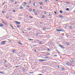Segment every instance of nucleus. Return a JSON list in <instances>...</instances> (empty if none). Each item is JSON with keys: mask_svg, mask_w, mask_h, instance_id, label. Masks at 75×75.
Returning <instances> with one entry per match:
<instances>
[{"mask_svg": "<svg viewBox=\"0 0 75 75\" xmlns=\"http://www.w3.org/2000/svg\"><path fill=\"white\" fill-rule=\"evenodd\" d=\"M59 18H62V17H63V16H62L59 15Z\"/></svg>", "mask_w": 75, "mask_h": 75, "instance_id": "4468645a", "label": "nucleus"}, {"mask_svg": "<svg viewBox=\"0 0 75 75\" xmlns=\"http://www.w3.org/2000/svg\"><path fill=\"white\" fill-rule=\"evenodd\" d=\"M35 15H37V13L36 12H35Z\"/></svg>", "mask_w": 75, "mask_h": 75, "instance_id": "f704fd0d", "label": "nucleus"}, {"mask_svg": "<svg viewBox=\"0 0 75 75\" xmlns=\"http://www.w3.org/2000/svg\"><path fill=\"white\" fill-rule=\"evenodd\" d=\"M13 12H14V13H16V10H13V11H12Z\"/></svg>", "mask_w": 75, "mask_h": 75, "instance_id": "473e14b6", "label": "nucleus"}, {"mask_svg": "<svg viewBox=\"0 0 75 75\" xmlns=\"http://www.w3.org/2000/svg\"><path fill=\"white\" fill-rule=\"evenodd\" d=\"M4 67H7V65H4Z\"/></svg>", "mask_w": 75, "mask_h": 75, "instance_id": "2f4dec72", "label": "nucleus"}, {"mask_svg": "<svg viewBox=\"0 0 75 75\" xmlns=\"http://www.w3.org/2000/svg\"><path fill=\"white\" fill-rule=\"evenodd\" d=\"M23 71H25V69H23Z\"/></svg>", "mask_w": 75, "mask_h": 75, "instance_id": "4d7b16f0", "label": "nucleus"}, {"mask_svg": "<svg viewBox=\"0 0 75 75\" xmlns=\"http://www.w3.org/2000/svg\"><path fill=\"white\" fill-rule=\"evenodd\" d=\"M46 58H49V57L48 56L46 57Z\"/></svg>", "mask_w": 75, "mask_h": 75, "instance_id": "ea45409f", "label": "nucleus"}, {"mask_svg": "<svg viewBox=\"0 0 75 75\" xmlns=\"http://www.w3.org/2000/svg\"><path fill=\"white\" fill-rule=\"evenodd\" d=\"M3 25L1 23H0V27H3Z\"/></svg>", "mask_w": 75, "mask_h": 75, "instance_id": "6e6552de", "label": "nucleus"}, {"mask_svg": "<svg viewBox=\"0 0 75 75\" xmlns=\"http://www.w3.org/2000/svg\"><path fill=\"white\" fill-rule=\"evenodd\" d=\"M47 55H50V54H49V53H47Z\"/></svg>", "mask_w": 75, "mask_h": 75, "instance_id": "bb28decb", "label": "nucleus"}, {"mask_svg": "<svg viewBox=\"0 0 75 75\" xmlns=\"http://www.w3.org/2000/svg\"><path fill=\"white\" fill-rule=\"evenodd\" d=\"M40 8H41V9H42V6H40Z\"/></svg>", "mask_w": 75, "mask_h": 75, "instance_id": "37998d69", "label": "nucleus"}, {"mask_svg": "<svg viewBox=\"0 0 75 75\" xmlns=\"http://www.w3.org/2000/svg\"><path fill=\"white\" fill-rule=\"evenodd\" d=\"M33 51H35V52H36L37 51V50H33Z\"/></svg>", "mask_w": 75, "mask_h": 75, "instance_id": "49530a36", "label": "nucleus"}, {"mask_svg": "<svg viewBox=\"0 0 75 75\" xmlns=\"http://www.w3.org/2000/svg\"><path fill=\"white\" fill-rule=\"evenodd\" d=\"M2 13H4L5 12H4V11H2Z\"/></svg>", "mask_w": 75, "mask_h": 75, "instance_id": "de8ad7c7", "label": "nucleus"}, {"mask_svg": "<svg viewBox=\"0 0 75 75\" xmlns=\"http://www.w3.org/2000/svg\"><path fill=\"white\" fill-rule=\"evenodd\" d=\"M29 73H30L31 74H33V72H30Z\"/></svg>", "mask_w": 75, "mask_h": 75, "instance_id": "6e6d98bb", "label": "nucleus"}, {"mask_svg": "<svg viewBox=\"0 0 75 75\" xmlns=\"http://www.w3.org/2000/svg\"><path fill=\"white\" fill-rule=\"evenodd\" d=\"M66 65H68V66H69H69H71V63L69 62H67L66 63Z\"/></svg>", "mask_w": 75, "mask_h": 75, "instance_id": "f03ea898", "label": "nucleus"}, {"mask_svg": "<svg viewBox=\"0 0 75 75\" xmlns=\"http://www.w3.org/2000/svg\"><path fill=\"white\" fill-rule=\"evenodd\" d=\"M54 56H55V57H57V55H54Z\"/></svg>", "mask_w": 75, "mask_h": 75, "instance_id": "13d9d810", "label": "nucleus"}, {"mask_svg": "<svg viewBox=\"0 0 75 75\" xmlns=\"http://www.w3.org/2000/svg\"><path fill=\"white\" fill-rule=\"evenodd\" d=\"M66 44H67V45H69V42H67L66 43Z\"/></svg>", "mask_w": 75, "mask_h": 75, "instance_id": "dca6fc26", "label": "nucleus"}, {"mask_svg": "<svg viewBox=\"0 0 75 75\" xmlns=\"http://www.w3.org/2000/svg\"><path fill=\"white\" fill-rule=\"evenodd\" d=\"M15 22L16 23V24H20V22H18L17 21H16Z\"/></svg>", "mask_w": 75, "mask_h": 75, "instance_id": "39448f33", "label": "nucleus"}, {"mask_svg": "<svg viewBox=\"0 0 75 75\" xmlns=\"http://www.w3.org/2000/svg\"><path fill=\"white\" fill-rule=\"evenodd\" d=\"M17 27H18V28H20V25H18L17 26Z\"/></svg>", "mask_w": 75, "mask_h": 75, "instance_id": "6ab92c4d", "label": "nucleus"}, {"mask_svg": "<svg viewBox=\"0 0 75 75\" xmlns=\"http://www.w3.org/2000/svg\"><path fill=\"white\" fill-rule=\"evenodd\" d=\"M21 55L22 57H25V55L24 54H22Z\"/></svg>", "mask_w": 75, "mask_h": 75, "instance_id": "2eb2a0df", "label": "nucleus"}, {"mask_svg": "<svg viewBox=\"0 0 75 75\" xmlns=\"http://www.w3.org/2000/svg\"><path fill=\"white\" fill-rule=\"evenodd\" d=\"M29 40H30V41H33V39H29Z\"/></svg>", "mask_w": 75, "mask_h": 75, "instance_id": "4be33fe9", "label": "nucleus"}, {"mask_svg": "<svg viewBox=\"0 0 75 75\" xmlns=\"http://www.w3.org/2000/svg\"><path fill=\"white\" fill-rule=\"evenodd\" d=\"M47 1H47V0H45V2H47Z\"/></svg>", "mask_w": 75, "mask_h": 75, "instance_id": "052dcab7", "label": "nucleus"}, {"mask_svg": "<svg viewBox=\"0 0 75 75\" xmlns=\"http://www.w3.org/2000/svg\"><path fill=\"white\" fill-rule=\"evenodd\" d=\"M59 46L60 47H61L62 49H64V48H65V47L64 46L62 45H59Z\"/></svg>", "mask_w": 75, "mask_h": 75, "instance_id": "f257e3e1", "label": "nucleus"}, {"mask_svg": "<svg viewBox=\"0 0 75 75\" xmlns=\"http://www.w3.org/2000/svg\"><path fill=\"white\" fill-rule=\"evenodd\" d=\"M23 4H25V5H26V4H27V3H26V2H23Z\"/></svg>", "mask_w": 75, "mask_h": 75, "instance_id": "cd10ccee", "label": "nucleus"}, {"mask_svg": "<svg viewBox=\"0 0 75 75\" xmlns=\"http://www.w3.org/2000/svg\"><path fill=\"white\" fill-rule=\"evenodd\" d=\"M35 3H33V6H35Z\"/></svg>", "mask_w": 75, "mask_h": 75, "instance_id": "c85d7f7f", "label": "nucleus"}, {"mask_svg": "<svg viewBox=\"0 0 75 75\" xmlns=\"http://www.w3.org/2000/svg\"><path fill=\"white\" fill-rule=\"evenodd\" d=\"M4 3H5V2H4L2 4V6H3V5L4 4Z\"/></svg>", "mask_w": 75, "mask_h": 75, "instance_id": "09e8293b", "label": "nucleus"}, {"mask_svg": "<svg viewBox=\"0 0 75 75\" xmlns=\"http://www.w3.org/2000/svg\"><path fill=\"white\" fill-rule=\"evenodd\" d=\"M29 18H33V17H31V16H30Z\"/></svg>", "mask_w": 75, "mask_h": 75, "instance_id": "864d4df0", "label": "nucleus"}, {"mask_svg": "<svg viewBox=\"0 0 75 75\" xmlns=\"http://www.w3.org/2000/svg\"><path fill=\"white\" fill-rule=\"evenodd\" d=\"M23 6H26V5H25V4H24L23 5Z\"/></svg>", "mask_w": 75, "mask_h": 75, "instance_id": "0e129e2a", "label": "nucleus"}, {"mask_svg": "<svg viewBox=\"0 0 75 75\" xmlns=\"http://www.w3.org/2000/svg\"><path fill=\"white\" fill-rule=\"evenodd\" d=\"M0 74H4V72H0Z\"/></svg>", "mask_w": 75, "mask_h": 75, "instance_id": "5701e85b", "label": "nucleus"}, {"mask_svg": "<svg viewBox=\"0 0 75 75\" xmlns=\"http://www.w3.org/2000/svg\"><path fill=\"white\" fill-rule=\"evenodd\" d=\"M59 12L60 13H62V11H60Z\"/></svg>", "mask_w": 75, "mask_h": 75, "instance_id": "a878e982", "label": "nucleus"}, {"mask_svg": "<svg viewBox=\"0 0 75 75\" xmlns=\"http://www.w3.org/2000/svg\"><path fill=\"white\" fill-rule=\"evenodd\" d=\"M47 61V60H45V59H42V62H43L44 61Z\"/></svg>", "mask_w": 75, "mask_h": 75, "instance_id": "b1692460", "label": "nucleus"}, {"mask_svg": "<svg viewBox=\"0 0 75 75\" xmlns=\"http://www.w3.org/2000/svg\"><path fill=\"white\" fill-rule=\"evenodd\" d=\"M2 23H4V24H5L6 25H7V24L5 22H4L3 21H2Z\"/></svg>", "mask_w": 75, "mask_h": 75, "instance_id": "f3484780", "label": "nucleus"}, {"mask_svg": "<svg viewBox=\"0 0 75 75\" xmlns=\"http://www.w3.org/2000/svg\"><path fill=\"white\" fill-rule=\"evenodd\" d=\"M4 62L5 63H6V62H7V61H6V60H5L4 61Z\"/></svg>", "mask_w": 75, "mask_h": 75, "instance_id": "8fccbe9b", "label": "nucleus"}, {"mask_svg": "<svg viewBox=\"0 0 75 75\" xmlns=\"http://www.w3.org/2000/svg\"><path fill=\"white\" fill-rule=\"evenodd\" d=\"M15 67H16V68H18V67H19V66H15Z\"/></svg>", "mask_w": 75, "mask_h": 75, "instance_id": "7c9ffc66", "label": "nucleus"}, {"mask_svg": "<svg viewBox=\"0 0 75 75\" xmlns=\"http://www.w3.org/2000/svg\"><path fill=\"white\" fill-rule=\"evenodd\" d=\"M12 51L13 53H16V50H12Z\"/></svg>", "mask_w": 75, "mask_h": 75, "instance_id": "20e7f679", "label": "nucleus"}, {"mask_svg": "<svg viewBox=\"0 0 75 75\" xmlns=\"http://www.w3.org/2000/svg\"><path fill=\"white\" fill-rule=\"evenodd\" d=\"M38 34H39V33H37L36 34V35H38Z\"/></svg>", "mask_w": 75, "mask_h": 75, "instance_id": "c03bdc74", "label": "nucleus"}, {"mask_svg": "<svg viewBox=\"0 0 75 75\" xmlns=\"http://www.w3.org/2000/svg\"><path fill=\"white\" fill-rule=\"evenodd\" d=\"M39 4H40L41 5H42V2H39Z\"/></svg>", "mask_w": 75, "mask_h": 75, "instance_id": "ddd939ff", "label": "nucleus"}, {"mask_svg": "<svg viewBox=\"0 0 75 75\" xmlns=\"http://www.w3.org/2000/svg\"><path fill=\"white\" fill-rule=\"evenodd\" d=\"M59 54H60V52H59L58 50L57 51Z\"/></svg>", "mask_w": 75, "mask_h": 75, "instance_id": "79ce46f5", "label": "nucleus"}, {"mask_svg": "<svg viewBox=\"0 0 75 75\" xmlns=\"http://www.w3.org/2000/svg\"><path fill=\"white\" fill-rule=\"evenodd\" d=\"M57 67H58V68H60L59 67V66H58Z\"/></svg>", "mask_w": 75, "mask_h": 75, "instance_id": "69168bd1", "label": "nucleus"}, {"mask_svg": "<svg viewBox=\"0 0 75 75\" xmlns=\"http://www.w3.org/2000/svg\"><path fill=\"white\" fill-rule=\"evenodd\" d=\"M31 1H29V4H31Z\"/></svg>", "mask_w": 75, "mask_h": 75, "instance_id": "5fc2aeb1", "label": "nucleus"}, {"mask_svg": "<svg viewBox=\"0 0 75 75\" xmlns=\"http://www.w3.org/2000/svg\"><path fill=\"white\" fill-rule=\"evenodd\" d=\"M69 28L70 29H71V28H72V27L70 26L69 27Z\"/></svg>", "mask_w": 75, "mask_h": 75, "instance_id": "a18cd8bd", "label": "nucleus"}, {"mask_svg": "<svg viewBox=\"0 0 75 75\" xmlns=\"http://www.w3.org/2000/svg\"><path fill=\"white\" fill-rule=\"evenodd\" d=\"M70 61L71 62H73L74 63H75V61H73V60H71Z\"/></svg>", "mask_w": 75, "mask_h": 75, "instance_id": "1a4fd4ad", "label": "nucleus"}, {"mask_svg": "<svg viewBox=\"0 0 75 75\" xmlns=\"http://www.w3.org/2000/svg\"><path fill=\"white\" fill-rule=\"evenodd\" d=\"M29 11H32V10L31 9H29Z\"/></svg>", "mask_w": 75, "mask_h": 75, "instance_id": "4c0bfd02", "label": "nucleus"}, {"mask_svg": "<svg viewBox=\"0 0 75 75\" xmlns=\"http://www.w3.org/2000/svg\"><path fill=\"white\" fill-rule=\"evenodd\" d=\"M47 50L48 51H50L51 50H50V49L48 48Z\"/></svg>", "mask_w": 75, "mask_h": 75, "instance_id": "393cba45", "label": "nucleus"}, {"mask_svg": "<svg viewBox=\"0 0 75 75\" xmlns=\"http://www.w3.org/2000/svg\"><path fill=\"white\" fill-rule=\"evenodd\" d=\"M10 26H11V27L12 28H13V29H15L13 27V25H10Z\"/></svg>", "mask_w": 75, "mask_h": 75, "instance_id": "9b49d317", "label": "nucleus"}, {"mask_svg": "<svg viewBox=\"0 0 75 75\" xmlns=\"http://www.w3.org/2000/svg\"><path fill=\"white\" fill-rule=\"evenodd\" d=\"M74 13H75V10L74 11Z\"/></svg>", "mask_w": 75, "mask_h": 75, "instance_id": "774afa93", "label": "nucleus"}, {"mask_svg": "<svg viewBox=\"0 0 75 75\" xmlns=\"http://www.w3.org/2000/svg\"><path fill=\"white\" fill-rule=\"evenodd\" d=\"M44 13H45V14H47V12H45V11Z\"/></svg>", "mask_w": 75, "mask_h": 75, "instance_id": "680f3d73", "label": "nucleus"}, {"mask_svg": "<svg viewBox=\"0 0 75 75\" xmlns=\"http://www.w3.org/2000/svg\"><path fill=\"white\" fill-rule=\"evenodd\" d=\"M43 30H45V28H43Z\"/></svg>", "mask_w": 75, "mask_h": 75, "instance_id": "a19ab883", "label": "nucleus"}, {"mask_svg": "<svg viewBox=\"0 0 75 75\" xmlns=\"http://www.w3.org/2000/svg\"><path fill=\"white\" fill-rule=\"evenodd\" d=\"M45 18V16H42V18Z\"/></svg>", "mask_w": 75, "mask_h": 75, "instance_id": "c9c22d12", "label": "nucleus"}, {"mask_svg": "<svg viewBox=\"0 0 75 75\" xmlns=\"http://www.w3.org/2000/svg\"><path fill=\"white\" fill-rule=\"evenodd\" d=\"M18 43L19 44H20V45H22V43L20 42H18Z\"/></svg>", "mask_w": 75, "mask_h": 75, "instance_id": "9d476101", "label": "nucleus"}, {"mask_svg": "<svg viewBox=\"0 0 75 75\" xmlns=\"http://www.w3.org/2000/svg\"><path fill=\"white\" fill-rule=\"evenodd\" d=\"M17 2H16L15 3V4H17Z\"/></svg>", "mask_w": 75, "mask_h": 75, "instance_id": "603ef678", "label": "nucleus"}, {"mask_svg": "<svg viewBox=\"0 0 75 75\" xmlns=\"http://www.w3.org/2000/svg\"><path fill=\"white\" fill-rule=\"evenodd\" d=\"M40 24H42V22H40Z\"/></svg>", "mask_w": 75, "mask_h": 75, "instance_id": "3c124183", "label": "nucleus"}, {"mask_svg": "<svg viewBox=\"0 0 75 75\" xmlns=\"http://www.w3.org/2000/svg\"><path fill=\"white\" fill-rule=\"evenodd\" d=\"M59 31H64L60 30H59Z\"/></svg>", "mask_w": 75, "mask_h": 75, "instance_id": "e433bc0d", "label": "nucleus"}, {"mask_svg": "<svg viewBox=\"0 0 75 75\" xmlns=\"http://www.w3.org/2000/svg\"><path fill=\"white\" fill-rule=\"evenodd\" d=\"M64 69H65V68H62V69H63V70H64Z\"/></svg>", "mask_w": 75, "mask_h": 75, "instance_id": "338daca9", "label": "nucleus"}, {"mask_svg": "<svg viewBox=\"0 0 75 75\" xmlns=\"http://www.w3.org/2000/svg\"><path fill=\"white\" fill-rule=\"evenodd\" d=\"M39 44H42V41L39 42Z\"/></svg>", "mask_w": 75, "mask_h": 75, "instance_id": "a211bd4d", "label": "nucleus"}, {"mask_svg": "<svg viewBox=\"0 0 75 75\" xmlns=\"http://www.w3.org/2000/svg\"><path fill=\"white\" fill-rule=\"evenodd\" d=\"M66 10H67V11H69V8H67Z\"/></svg>", "mask_w": 75, "mask_h": 75, "instance_id": "412c9836", "label": "nucleus"}, {"mask_svg": "<svg viewBox=\"0 0 75 75\" xmlns=\"http://www.w3.org/2000/svg\"><path fill=\"white\" fill-rule=\"evenodd\" d=\"M6 17L7 18H8V16H6Z\"/></svg>", "mask_w": 75, "mask_h": 75, "instance_id": "e2e57ef3", "label": "nucleus"}, {"mask_svg": "<svg viewBox=\"0 0 75 75\" xmlns=\"http://www.w3.org/2000/svg\"><path fill=\"white\" fill-rule=\"evenodd\" d=\"M7 42L6 41H3L1 42V44L2 45H4L5 43H6Z\"/></svg>", "mask_w": 75, "mask_h": 75, "instance_id": "7ed1b4c3", "label": "nucleus"}, {"mask_svg": "<svg viewBox=\"0 0 75 75\" xmlns=\"http://www.w3.org/2000/svg\"><path fill=\"white\" fill-rule=\"evenodd\" d=\"M4 7L5 8H7V6L6 5L4 6Z\"/></svg>", "mask_w": 75, "mask_h": 75, "instance_id": "aec40b11", "label": "nucleus"}, {"mask_svg": "<svg viewBox=\"0 0 75 75\" xmlns=\"http://www.w3.org/2000/svg\"><path fill=\"white\" fill-rule=\"evenodd\" d=\"M19 9H23V7L21 6L19 7Z\"/></svg>", "mask_w": 75, "mask_h": 75, "instance_id": "0eeeda50", "label": "nucleus"}, {"mask_svg": "<svg viewBox=\"0 0 75 75\" xmlns=\"http://www.w3.org/2000/svg\"><path fill=\"white\" fill-rule=\"evenodd\" d=\"M57 31H59V30L58 29H56Z\"/></svg>", "mask_w": 75, "mask_h": 75, "instance_id": "bf43d9fd", "label": "nucleus"}, {"mask_svg": "<svg viewBox=\"0 0 75 75\" xmlns=\"http://www.w3.org/2000/svg\"><path fill=\"white\" fill-rule=\"evenodd\" d=\"M33 11H34V12H35V9H33Z\"/></svg>", "mask_w": 75, "mask_h": 75, "instance_id": "58836bf2", "label": "nucleus"}, {"mask_svg": "<svg viewBox=\"0 0 75 75\" xmlns=\"http://www.w3.org/2000/svg\"><path fill=\"white\" fill-rule=\"evenodd\" d=\"M27 30H28V31H30V30H31V29L30 28H27Z\"/></svg>", "mask_w": 75, "mask_h": 75, "instance_id": "423d86ee", "label": "nucleus"}, {"mask_svg": "<svg viewBox=\"0 0 75 75\" xmlns=\"http://www.w3.org/2000/svg\"><path fill=\"white\" fill-rule=\"evenodd\" d=\"M38 61H39V62H42V59H39Z\"/></svg>", "mask_w": 75, "mask_h": 75, "instance_id": "f8f14e48", "label": "nucleus"}, {"mask_svg": "<svg viewBox=\"0 0 75 75\" xmlns=\"http://www.w3.org/2000/svg\"><path fill=\"white\" fill-rule=\"evenodd\" d=\"M65 3H66V4H69L70 3V2H66Z\"/></svg>", "mask_w": 75, "mask_h": 75, "instance_id": "c756f323", "label": "nucleus"}, {"mask_svg": "<svg viewBox=\"0 0 75 75\" xmlns=\"http://www.w3.org/2000/svg\"><path fill=\"white\" fill-rule=\"evenodd\" d=\"M54 13L55 14H57V12L56 11H54Z\"/></svg>", "mask_w": 75, "mask_h": 75, "instance_id": "72a5a7b5", "label": "nucleus"}]
</instances>
